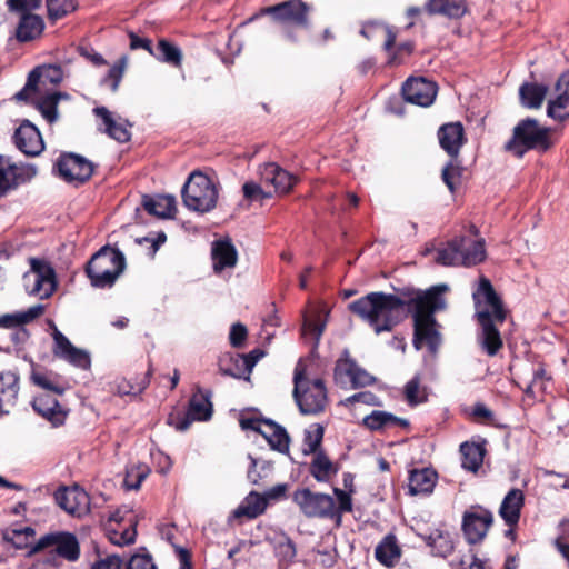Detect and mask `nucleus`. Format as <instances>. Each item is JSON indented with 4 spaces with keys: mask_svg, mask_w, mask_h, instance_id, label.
Here are the masks:
<instances>
[{
    "mask_svg": "<svg viewBox=\"0 0 569 569\" xmlns=\"http://www.w3.org/2000/svg\"><path fill=\"white\" fill-rule=\"evenodd\" d=\"M276 555L281 562L289 563L296 557L295 543L287 537L278 542L276 547Z\"/></svg>",
    "mask_w": 569,
    "mask_h": 569,
    "instance_id": "6e6d98bb",
    "label": "nucleus"
},
{
    "mask_svg": "<svg viewBox=\"0 0 569 569\" xmlns=\"http://www.w3.org/2000/svg\"><path fill=\"white\" fill-rule=\"evenodd\" d=\"M48 17L50 20H58L72 12L77 4L76 0H46Z\"/></svg>",
    "mask_w": 569,
    "mask_h": 569,
    "instance_id": "8fccbe9b",
    "label": "nucleus"
},
{
    "mask_svg": "<svg viewBox=\"0 0 569 569\" xmlns=\"http://www.w3.org/2000/svg\"><path fill=\"white\" fill-rule=\"evenodd\" d=\"M438 137L442 149L451 157H456L465 142L463 127L460 122L443 124L439 129Z\"/></svg>",
    "mask_w": 569,
    "mask_h": 569,
    "instance_id": "a878e982",
    "label": "nucleus"
},
{
    "mask_svg": "<svg viewBox=\"0 0 569 569\" xmlns=\"http://www.w3.org/2000/svg\"><path fill=\"white\" fill-rule=\"evenodd\" d=\"M429 14H440L449 19H460L467 11V0H428L425 7Z\"/></svg>",
    "mask_w": 569,
    "mask_h": 569,
    "instance_id": "cd10ccee",
    "label": "nucleus"
},
{
    "mask_svg": "<svg viewBox=\"0 0 569 569\" xmlns=\"http://www.w3.org/2000/svg\"><path fill=\"white\" fill-rule=\"evenodd\" d=\"M68 94L66 93H61V92H51V93H48L43 97H41L37 104H38V108L41 112V114L43 116V118L52 123L57 120L58 118V111H57V104L59 102V100L61 98H67Z\"/></svg>",
    "mask_w": 569,
    "mask_h": 569,
    "instance_id": "37998d69",
    "label": "nucleus"
},
{
    "mask_svg": "<svg viewBox=\"0 0 569 569\" xmlns=\"http://www.w3.org/2000/svg\"><path fill=\"white\" fill-rule=\"evenodd\" d=\"M182 199L188 209L204 213L216 207L218 191L209 177L193 172L183 186Z\"/></svg>",
    "mask_w": 569,
    "mask_h": 569,
    "instance_id": "6e6552de",
    "label": "nucleus"
},
{
    "mask_svg": "<svg viewBox=\"0 0 569 569\" xmlns=\"http://www.w3.org/2000/svg\"><path fill=\"white\" fill-rule=\"evenodd\" d=\"M60 174L70 182H84L93 173V164L86 158L69 153L62 156L58 161Z\"/></svg>",
    "mask_w": 569,
    "mask_h": 569,
    "instance_id": "a211bd4d",
    "label": "nucleus"
},
{
    "mask_svg": "<svg viewBox=\"0 0 569 569\" xmlns=\"http://www.w3.org/2000/svg\"><path fill=\"white\" fill-rule=\"evenodd\" d=\"M36 531L32 527L26 526L20 528L7 529L3 537L7 541L12 542L17 548L27 547L34 538Z\"/></svg>",
    "mask_w": 569,
    "mask_h": 569,
    "instance_id": "49530a36",
    "label": "nucleus"
},
{
    "mask_svg": "<svg viewBox=\"0 0 569 569\" xmlns=\"http://www.w3.org/2000/svg\"><path fill=\"white\" fill-rule=\"evenodd\" d=\"M472 298L480 325L477 341L483 352L495 357L503 346L499 326L506 320V310L491 282L485 277L480 278Z\"/></svg>",
    "mask_w": 569,
    "mask_h": 569,
    "instance_id": "f03ea898",
    "label": "nucleus"
},
{
    "mask_svg": "<svg viewBox=\"0 0 569 569\" xmlns=\"http://www.w3.org/2000/svg\"><path fill=\"white\" fill-rule=\"evenodd\" d=\"M293 382V398L301 413L318 415L325 411L328 392L321 378L309 377L299 362L295 369Z\"/></svg>",
    "mask_w": 569,
    "mask_h": 569,
    "instance_id": "7ed1b4c3",
    "label": "nucleus"
},
{
    "mask_svg": "<svg viewBox=\"0 0 569 569\" xmlns=\"http://www.w3.org/2000/svg\"><path fill=\"white\" fill-rule=\"evenodd\" d=\"M335 378L338 383L350 385L352 388L369 386L373 382L371 375L347 357L337 361Z\"/></svg>",
    "mask_w": 569,
    "mask_h": 569,
    "instance_id": "6ab92c4d",
    "label": "nucleus"
},
{
    "mask_svg": "<svg viewBox=\"0 0 569 569\" xmlns=\"http://www.w3.org/2000/svg\"><path fill=\"white\" fill-rule=\"evenodd\" d=\"M323 428L318 423L311 425L305 430L302 452L303 455H316L319 452V447L323 438Z\"/></svg>",
    "mask_w": 569,
    "mask_h": 569,
    "instance_id": "c03bdc74",
    "label": "nucleus"
},
{
    "mask_svg": "<svg viewBox=\"0 0 569 569\" xmlns=\"http://www.w3.org/2000/svg\"><path fill=\"white\" fill-rule=\"evenodd\" d=\"M142 207L150 214L169 219L176 212V198L169 194L143 196Z\"/></svg>",
    "mask_w": 569,
    "mask_h": 569,
    "instance_id": "bb28decb",
    "label": "nucleus"
},
{
    "mask_svg": "<svg viewBox=\"0 0 569 569\" xmlns=\"http://www.w3.org/2000/svg\"><path fill=\"white\" fill-rule=\"evenodd\" d=\"M360 32L367 39H372L377 36L383 37V47L387 51H389L393 47L396 41V34L392 32V30L389 27L381 23H367L362 27Z\"/></svg>",
    "mask_w": 569,
    "mask_h": 569,
    "instance_id": "a18cd8bd",
    "label": "nucleus"
},
{
    "mask_svg": "<svg viewBox=\"0 0 569 569\" xmlns=\"http://www.w3.org/2000/svg\"><path fill=\"white\" fill-rule=\"evenodd\" d=\"M463 469L476 472L483 461L485 449L478 443L465 442L460 446Z\"/></svg>",
    "mask_w": 569,
    "mask_h": 569,
    "instance_id": "ea45409f",
    "label": "nucleus"
},
{
    "mask_svg": "<svg viewBox=\"0 0 569 569\" xmlns=\"http://www.w3.org/2000/svg\"><path fill=\"white\" fill-rule=\"evenodd\" d=\"M333 493L337 497L338 505L336 503V510L338 511L339 525L341 523V516L343 512H350L352 510L351 496L342 489H333Z\"/></svg>",
    "mask_w": 569,
    "mask_h": 569,
    "instance_id": "4d7b16f0",
    "label": "nucleus"
},
{
    "mask_svg": "<svg viewBox=\"0 0 569 569\" xmlns=\"http://www.w3.org/2000/svg\"><path fill=\"white\" fill-rule=\"evenodd\" d=\"M127 569H156V565L150 555L137 553L130 558Z\"/></svg>",
    "mask_w": 569,
    "mask_h": 569,
    "instance_id": "bf43d9fd",
    "label": "nucleus"
},
{
    "mask_svg": "<svg viewBox=\"0 0 569 569\" xmlns=\"http://www.w3.org/2000/svg\"><path fill=\"white\" fill-rule=\"evenodd\" d=\"M23 286L30 296L50 298L58 288L54 268L46 259L30 258L29 270L23 274Z\"/></svg>",
    "mask_w": 569,
    "mask_h": 569,
    "instance_id": "1a4fd4ad",
    "label": "nucleus"
},
{
    "mask_svg": "<svg viewBox=\"0 0 569 569\" xmlns=\"http://www.w3.org/2000/svg\"><path fill=\"white\" fill-rule=\"evenodd\" d=\"M136 536H137L136 528L131 527V528L126 529L121 533L114 532L113 536L111 537V541L118 546L130 545V543L134 542Z\"/></svg>",
    "mask_w": 569,
    "mask_h": 569,
    "instance_id": "338daca9",
    "label": "nucleus"
},
{
    "mask_svg": "<svg viewBox=\"0 0 569 569\" xmlns=\"http://www.w3.org/2000/svg\"><path fill=\"white\" fill-rule=\"evenodd\" d=\"M437 473L429 469H416L410 472L409 492L411 495L430 493L436 485Z\"/></svg>",
    "mask_w": 569,
    "mask_h": 569,
    "instance_id": "2f4dec72",
    "label": "nucleus"
},
{
    "mask_svg": "<svg viewBox=\"0 0 569 569\" xmlns=\"http://www.w3.org/2000/svg\"><path fill=\"white\" fill-rule=\"evenodd\" d=\"M525 503V495L522 490L513 488L505 496L499 515L507 526L513 527L520 519V511Z\"/></svg>",
    "mask_w": 569,
    "mask_h": 569,
    "instance_id": "393cba45",
    "label": "nucleus"
},
{
    "mask_svg": "<svg viewBox=\"0 0 569 569\" xmlns=\"http://www.w3.org/2000/svg\"><path fill=\"white\" fill-rule=\"evenodd\" d=\"M44 311L42 305H34L26 311L0 316V327L14 328L31 322L40 317Z\"/></svg>",
    "mask_w": 569,
    "mask_h": 569,
    "instance_id": "58836bf2",
    "label": "nucleus"
},
{
    "mask_svg": "<svg viewBox=\"0 0 569 569\" xmlns=\"http://www.w3.org/2000/svg\"><path fill=\"white\" fill-rule=\"evenodd\" d=\"M262 436L270 445V447L279 452H287L289 450V436L286 430L269 420L267 426H263Z\"/></svg>",
    "mask_w": 569,
    "mask_h": 569,
    "instance_id": "4c0bfd02",
    "label": "nucleus"
},
{
    "mask_svg": "<svg viewBox=\"0 0 569 569\" xmlns=\"http://www.w3.org/2000/svg\"><path fill=\"white\" fill-rule=\"evenodd\" d=\"M269 420L259 419L254 417H241L240 426L243 430H253L262 436L263 426H267Z\"/></svg>",
    "mask_w": 569,
    "mask_h": 569,
    "instance_id": "69168bd1",
    "label": "nucleus"
},
{
    "mask_svg": "<svg viewBox=\"0 0 569 569\" xmlns=\"http://www.w3.org/2000/svg\"><path fill=\"white\" fill-rule=\"evenodd\" d=\"M549 133L550 129L527 118L515 127L512 139L506 143V149L519 158L531 149L547 151L551 146Z\"/></svg>",
    "mask_w": 569,
    "mask_h": 569,
    "instance_id": "0eeeda50",
    "label": "nucleus"
},
{
    "mask_svg": "<svg viewBox=\"0 0 569 569\" xmlns=\"http://www.w3.org/2000/svg\"><path fill=\"white\" fill-rule=\"evenodd\" d=\"M460 178V169L458 166H455L452 162L447 164L442 170V180L447 184L450 191H453L457 182Z\"/></svg>",
    "mask_w": 569,
    "mask_h": 569,
    "instance_id": "680f3d73",
    "label": "nucleus"
},
{
    "mask_svg": "<svg viewBox=\"0 0 569 569\" xmlns=\"http://www.w3.org/2000/svg\"><path fill=\"white\" fill-rule=\"evenodd\" d=\"M43 550H47L48 553L29 569L57 568L60 565V558L73 561L79 557L78 541L76 537L69 532H54L41 537L31 548L30 552L36 553Z\"/></svg>",
    "mask_w": 569,
    "mask_h": 569,
    "instance_id": "20e7f679",
    "label": "nucleus"
},
{
    "mask_svg": "<svg viewBox=\"0 0 569 569\" xmlns=\"http://www.w3.org/2000/svg\"><path fill=\"white\" fill-rule=\"evenodd\" d=\"M260 181L264 187H272L274 193L286 194L298 182V178L274 162H268L259 167Z\"/></svg>",
    "mask_w": 569,
    "mask_h": 569,
    "instance_id": "2eb2a0df",
    "label": "nucleus"
},
{
    "mask_svg": "<svg viewBox=\"0 0 569 569\" xmlns=\"http://www.w3.org/2000/svg\"><path fill=\"white\" fill-rule=\"evenodd\" d=\"M71 58H67L59 63L42 64L34 68L29 77L23 90L16 94L18 100L24 99L26 94L36 91L39 83L59 84L66 77L70 76Z\"/></svg>",
    "mask_w": 569,
    "mask_h": 569,
    "instance_id": "f8f14e48",
    "label": "nucleus"
},
{
    "mask_svg": "<svg viewBox=\"0 0 569 569\" xmlns=\"http://www.w3.org/2000/svg\"><path fill=\"white\" fill-rule=\"evenodd\" d=\"M93 112L101 119L103 131L110 138L117 140L118 142L129 141L130 132L127 128V124L121 121H117L107 108L97 107L94 108Z\"/></svg>",
    "mask_w": 569,
    "mask_h": 569,
    "instance_id": "c85d7f7f",
    "label": "nucleus"
},
{
    "mask_svg": "<svg viewBox=\"0 0 569 569\" xmlns=\"http://www.w3.org/2000/svg\"><path fill=\"white\" fill-rule=\"evenodd\" d=\"M13 139L17 148L27 156H38L44 148L38 128L29 121L20 124L14 132Z\"/></svg>",
    "mask_w": 569,
    "mask_h": 569,
    "instance_id": "4be33fe9",
    "label": "nucleus"
},
{
    "mask_svg": "<svg viewBox=\"0 0 569 569\" xmlns=\"http://www.w3.org/2000/svg\"><path fill=\"white\" fill-rule=\"evenodd\" d=\"M269 420L259 419L254 417H241L240 426L243 430H253L262 436L263 426H267Z\"/></svg>",
    "mask_w": 569,
    "mask_h": 569,
    "instance_id": "0e129e2a",
    "label": "nucleus"
},
{
    "mask_svg": "<svg viewBox=\"0 0 569 569\" xmlns=\"http://www.w3.org/2000/svg\"><path fill=\"white\" fill-rule=\"evenodd\" d=\"M44 30L43 19L33 13H24L16 29V37L20 42H28L39 38Z\"/></svg>",
    "mask_w": 569,
    "mask_h": 569,
    "instance_id": "c756f323",
    "label": "nucleus"
},
{
    "mask_svg": "<svg viewBox=\"0 0 569 569\" xmlns=\"http://www.w3.org/2000/svg\"><path fill=\"white\" fill-rule=\"evenodd\" d=\"M54 499L59 507L74 517L80 518L89 512V495L79 487L59 489L54 495Z\"/></svg>",
    "mask_w": 569,
    "mask_h": 569,
    "instance_id": "f3484780",
    "label": "nucleus"
},
{
    "mask_svg": "<svg viewBox=\"0 0 569 569\" xmlns=\"http://www.w3.org/2000/svg\"><path fill=\"white\" fill-rule=\"evenodd\" d=\"M446 284L437 286L423 293L406 300L396 295L371 292L350 303L349 308L361 319L367 321L376 331H390L406 316L408 306H413L415 337L413 346L421 349L427 346L431 352H436L440 346V333L436 329L433 313L446 307L442 292Z\"/></svg>",
    "mask_w": 569,
    "mask_h": 569,
    "instance_id": "f257e3e1",
    "label": "nucleus"
},
{
    "mask_svg": "<svg viewBox=\"0 0 569 569\" xmlns=\"http://www.w3.org/2000/svg\"><path fill=\"white\" fill-rule=\"evenodd\" d=\"M126 259L121 251L109 247L101 248L89 260L86 273L94 288H110L123 272Z\"/></svg>",
    "mask_w": 569,
    "mask_h": 569,
    "instance_id": "39448f33",
    "label": "nucleus"
},
{
    "mask_svg": "<svg viewBox=\"0 0 569 569\" xmlns=\"http://www.w3.org/2000/svg\"><path fill=\"white\" fill-rule=\"evenodd\" d=\"M37 174V168L28 163H16L0 156V197L29 182Z\"/></svg>",
    "mask_w": 569,
    "mask_h": 569,
    "instance_id": "ddd939ff",
    "label": "nucleus"
},
{
    "mask_svg": "<svg viewBox=\"0 0 569 569\" xmlns=\"http://www.w3.org/2000/svg\"><path fill=\"white\" fill-rule=\"evenodd\" d=\"M363 425L370 430H381L397 425H407L405 420L392 413L375 410L363 418Z\"/></svg>",
    "mask_w": 569,
    "mask_h": 569,
    "instance_id": "a19ab883",
    "label": "nucleus"
},
{
    "mask_svg": "<svg viewBox=\"0 0 569 569\" xmlns=\"http://www.w3.org/2000/svg\"><path fill=\"white\" fill-rule=\"evenodd\" d=\"M492 513L482 507H471L463 513L462 531L469 543L480 542L492 523Z\"/></svg>",
    "mask_w": 569,
    "mask_h": 569,
    "instance_id": "4468645a",
    "label": "nucleus"
},
{
    "mask_svg": "<svg viewBox=\"0 0 569 569\" xmlns=\"http://www.w3.org/2000/svg\"><path fill=\"white\" fill-rule=\"evenodd\" d=\"M33 409L50 421L54 427L64 422L66 411L61 408L58 400L48 393L37 396L32 402Z\"/></svg>",
    "mask_w": 569,
    "mask_h": 569,
    "instance_id": "b1692460",
    "label": "nucleus"
},
{
    "mask_svg": "<svg viewBox=\"0 0 569 569\" xmlns=\"http://www.w3.org/2000/svg\"><path fill=\"white\" fill-rule=\"evenodd\" d=\"M548 90L546 84L523 83L519 89L522 106L529 109L540 108Z\"/></svg>",
    "mask_w": 569,
    "mask_h": 569,
    "instance_id": "f704fd0d",
    "label": "nucleus"
},
{
    "mask_svg": "<svg viewBox=\"0 0 569 569\" xmlns=\"http://www.w3.org/2000/svg\"><path fill=\"white\" fill-rule=\"evenodd\" d=\"M437 91V84L425 78H409L402 86L405 100L420 107L431 106Z\"/></svg>",
    "mask_w": 569,
    "mask_h": 569,
    "instance_id": "dca6fc26",
    "label": "nucleus"
},
{
    "mask_svg": "<svg viewBox=\"0 0 569 569\" xmlns=\"http://www.w3.org/2000/svg\"><path fill=\"white\" fill-rule=\"evenodd\" d=\"M377 560L386 567L395 566L400 559V548L395 536L389 535L377 546L375 551Z\"/></svg>",
    "mask_w": 569,
    "mask_h": 569,
    "instance_id": "e433bc0d",
    "label": "nucleus"
},
{
    "mask_svg": "<svg viewBox=\"0 0 569 569\" xmlns=\"http://www.w3.org/2000/svg\"><path fill=\"white\" fill-rule=\"evenodd\" d=\"M328 313L322 309H313L305 316L302 335L310 337L317 346L327 323Z\"/></svg>",
    "mask_w": 569,
    "mask_h": 569,
    "instance_id": "473e14b6",
    "label": "nucleus"
},
{
    "mask_svg": "<svg viewBox=\"0 0 569 569\" xmlns=\"http://www.w3.org/2000/svg\"><path fill=\"white\" fill-rule=\"evenodd\" d=\"M309 7L301 0H289L276 6L261 9L259 16L270 14L272 19L284 27L308 28ZM258 14L248 19L246 23L253 21Z\"/></svg>",
    "mask_w": 569,
    "mask_h": 569,
    "instance_id": "9b49d317",
    "label": "nucleus"
},
{
    "mask_svg": "<svg viewBox=\"0 0 569 569\" xmlns=\"http://www.w3.org/2000/svg\"><path fill=\"white\" fill-rule=\"evenodd\" d=\"M338 467L328 458L323 451L315 455L310 463V473L319 482H327L337 475Z\"/></svg>",
    "mask_w": 569,
    "mask_h": 569,
    "instance_id": "c9c22d12",
    "label": "nucleus"
},
{
    "mask_svg": "<svg viewBox=\"0 0 569 569\" xmlns=\"http://www.w3.org/2000/svg\"><path fill=\"white\" fill-rule=\"evenodd\" d=\"M356 402H361V403L369 405V406H380L379 398L369 391H362V392H358L353 396H350L342 401V405L350 406Z\"/></svg>",
    "mask_w": 569,
    "mask_h": 569,
    "instance_id": "13d9d810",
    "label": "nucleus"
},
{
    "mask_svg": "<svg viewBox=\"0 0 569 569\" xmlns=\"http://www.w3.org/2000/svg\"><path fill=\"white\" fill-rule=\"evenodd\" d=\"M212 403L210 393H203L200 389L194 393L190 401L186 417H183L176 426L180 431L187 430L193 421H204L211 418Z\"/></svg>",
    "mask_w": 569,
    "mask_h": 569,
    "instance_id": "aec40b11",
    "label": "nucleus"
},
{
    "mask_svg": "<svg viewBox=\"0 0 569 569\" xmlns=\"http://www.w3.org/2000/svg\"><path fill=\"white\" fill-rule=\"evenodd\" d=\"M547 114L558 121L568 119L569 97L557 93V97L548 102Z\"/></svg>",
    "mask_w": 569,
    "mask_h": 569,
    "instance_id": "de8ad7c7",
    "label": "nucleus"
},
{
    "mask_svg": "<svg viewBox=\"0 0 569 569\" xmlns=\"http://www.w3.org/2000/svg\"><path fill=\"white\" fill-rule=\"evenodd\" d=\"M249 459L251 460V467L248 470V478L252 483H257L263 476L267 475L268 471H270L271 465L267 461H262V463H261V470L263 472V475H262L260 472H257V470H256L259 461L251 456H249Z\"/></svg>",
    "mask_w": 569,
    "mask_h": 569,
    "instance_id": "e2e57ef3",
    "label": "nucleus"
},
{
    "mask_svg": "<svg viewBox=\"0 0 569 569\" xmlns=\"http://www.w3.org/2000/svg\"><path fill=\"white\" fill-rule=\"evenodd\" d=\"M264 188L262 182L247 181L242 187L243 196L250 201H263L272 197V193Z\"/></svg>",
    "mask_w": 569,
    "mask_h": 569,
    "instance_id": "864d4df0",
    "label": "nucleus"
},
{
    "mask_svg": "<svg viewBox=\"0 0 569 569\" xmlns=\"http://www.w3.org/2000/svg\"><path fill=\"white\" fill-rule=\"evenodd\" d=\"M92 569H122V560L118 556H108L96 562Z\"/></svg>",
    "mask_w": 569,
    "mask_h": 569,
    "instance_id": "774afa93",
    "label": "nucleus"
},
{
    "mask_svg": "<svg viewBox=\"0 0 569 569\" xmlns=\"http://www.w3.org/2000/svg\"><path fill=\"white\" fill-rule=\"evenodd\" d=\"M127 67V58L121 57L108 71L107 76L101 80V83L109 86L112 92H116L122 80Z\"/></svg>",
    "mask_w": 569,
    "mask_h": 569,
    "instance_id": "09e8293b",
    "label": "nucleus"
},
{
    "mask_svg": "<svg viewBox=\"0 0 569 569\" xmlns=\"http://www.w3.org/2000/svg\"><path fill=\"white\" fill-rule=\"evenodd\" d=\"M18 376L12 371L0 372V412H8L6 407H12L18 397Z\"/></svg>",
    "mask_w": 569,
    "mask_h": 569,
    "instance_id": "7c9ffc66",
    "label": "nucleus"
},
{
    "mask_svg": "<svg viewBox=\"0 0 569 569\" xmlns=\"http://www.w3.org/2000/svg\"><path fill=\"white\" fill-rule=\"evenodd\" d=\"M150 469L146 465L132 466L127 470L124 486L128 489H139L142 481L148 477Z\"/></svg>",
    "mask_w": 569,
    "mask_h": 569,
    "instance_id": "603ef678",
    "label": "nucleus"
},
{
    "mask_svg": "<svg viewBox=\"0 0 569 569\" xmlns=\"http://www.w3.org/2000/svg\"><path fill=\"white\" fill-rule=\"evenodd\" d=\"M248 336V330L242 323H233L230 329L229 340L231 346L240 348L243 346Z\"/></svg>",
    "mask_w": 569,
    "mask_h": 569,
    "instance_id": "052dcab7",
    "label": "nucleus"
},
{
    "mask_svg": "<svg viewBox=\"0 0 569 569\" xmlns=\"http://www.w3.org/2000/svg\"><path fill=\"white\" fill-rule=\"evenodd\" d=\"M211 259L214 273L222 274L236 267L238 253L231 241L218 240L212 243Z\"/></svg>",
    "mask_w": 569,
    "mask_h": 569,
    "instance_id": "5701e85b",
    "label": "nucleus"
},
{
    "mask_svg": "<svg viewBox=\"0 0 569 569\" xmlns=\"http://www.w3.org/2000/svg\"><path fill=\"white\" fill-rule=\"evenodd\" d=\"M292 500L307 518L331 519L339 526L336 501L330 495L303 488L295 491Z\"/></svg>",
    "mask_w": 569,
    "mask_h": 569,
    "instance_id": "9d476101",
    "label": "nucleus"
},
{
    "mask_svg": "<svg viewBox=\"0 0 569 569\" xmlns=\"http://www.w3.org/2000/svg\"><path fill=\"white\" fill-rule=\"evenodd\" d=\"M157 57L161 61L171 63L176 67L180 66L182 54L178 47L171 44L166 40H160L157 47Z\"/></svg>",
    "mask_w": 569,
    "mask_h": 569,
    "instance_id": "3c124183",
    "label": "nucleus"
},
{
    "mask_svg": "<svg viewBox=\"0 0 569 569\" xmlns=\"http://www.w3.org/2000/svg\"><path fill=\"white\" fill-rule=\"evenodd\" d=\"M406 399L410 405H418L426 400V392L420 388L418 377L412 378L405 387Z\"/></svg>",
    "mask_w": 569,
    "mask_h": 569,
    "instance_id": "5fc2aeb1",
    "label": "nucleus"
},
{
    "mask_svg": "<svg viewBox=\"0 0 569 569\" xmlns=\"http://www.w3.org/2000/svg\"><path fill=\"white\" fill-rule=\"evenodd\" d=\"M52 337L54 340L53 352L57 357L79 368L86 369L90 366L89 355L84 350L76 348L57 328L53 329Z\"/></svg>",
    "mask_w": 569,
    "mask_h": 569,
    "instance_id": "412c9836",
    "label": "nucleus"
},
{
    "mask_svg": "<svg viewBox=\"0 0 569 569\" xmlns=\"http://www.w3.org/2000/svg\"><path fill=\"white\" fill-rule=\"evenodd\" d=\"M486 258L482 239L472 240L467 237L453 239L446 247L436 251L435 260L442 266L471 267Z\"/></svg>",
    "mask_w": 569,
    "mask_h": 569,
    "instance_id": "423d86ee",
    "label": "nucleus"
},
{
    "mask_svg": "<svg viewBox=\"0 0 569 569\" xmlns=\"http://www.w3.org/2000/svg\"><path fill=\"white\" fill-rule=\"evenodd\" d=\"M267 500L264 496L257 492H250L241 505L233 511L236 518L248 517L253 519L264 512L267 508Z\"/></svg>",
    "mask_w": 569,
    "mask_h": 569,
    "instance_id": "72a5a7b5",
    "label": "nucleus"
},
{
    "mask_svg": "<svg viewBox=\"0 0 569 569\" xmlns=\"http://www.w3.org/2000/svg\"><path fill=\"white\" fill-rule=\"evenodd\" d=\"M426 541L435 555L440 557H447L453 550V540L448 531L437 529L426 538Z\"/></svg>",
    "mask_w": 569,
    "mask_h": 569,
    "instance_id": "79ce46f5",
    "label": "nucleus"
}]
</instances>
